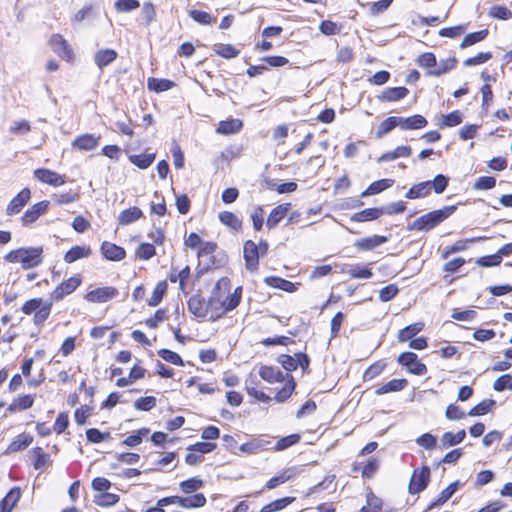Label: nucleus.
<instances>
[{"instance_id":"nucleus-45","label":"nucleus","mask_w":512,"mask_h":512,"mask_svg":"<svg viewBox=\"0 0 512 512\" xmlns=\"http://www.w3.org/2000/svg\"><path fill=\"white\" fill-rule=\"evenodd\" d=\"M167 290H168L167 280L159 281L156 284V286L154 287L150 298L147 300V304L150 307H155V306L159 305L162 302L165 295L167 294Z\"/></svg>"},{"instance_id":"nucleus-14","label":"nucleus","mask_w":512,"mask_h":512,"mask_svg":"<svg viewBox=\"0 0 512 512\" xmlns=\"http://www.w3.org/2000/svg\"><path fill=\"white\" fill-rule=\"evenodd\" d=\"M263 282L270 288L279 289L287 293L296 292L301 285L299 282L294 283L280 276L274 275L265 277Z\"/></svg>"},{"instance_id":"nucleus-6","label":"nucleus","mask_w":512,"mask_h":512,"mask_svg":"<svg viewBox=\"0 0 512 512\" xmlns=\"http://www.w3.org/2000/svg\"><path fill=\"white\" fill-rule=\"evenodd\" d=\"M51 50L61 59L72 63L75 59L74 52L68 41L59 33H54L48 40Z\"/></svg>"},{"instance_id":"nucleus-55","label":"nucleus","mask_w":512,"mask_h":512,"mask_svg":"<svg viewBox=\"0 0 512 512\" xmlns=\"http://www.w3.org/2000/svg\"><path fill=\"white\" fill-rule=\"evenodd\" d=\"M150 433V429L147 427H142L134 431L132 434L128 435L123 441L122 444L128 447H136L142 443L144 437H146Z\"/></svg>"},{"instance_id":"nucleus-41","label":"nucleus","mask_w":512,"mask_h":512,"mask_svg":"<svg viewBox=\"0 0 512 512\" xmlns=\"http://www.w3.org/2000/svg\"><path fill=\"white\" fill-rule=\"evenodd\" d=\"M456 57H449L446 59H442L436 68L433 71H426L427 76L431 77H440L450 71H452L457 66Z\"/></svg>"},{"instance_id":"nucleus-50","label":"nucleus","mask_w":512,"mask_h":512,"mask_svg":"<svg viewBox=\"0 0 512 512\" xmlns=\"http://www.w3.org/2000/svg\"><path fill=\"white\" fill-rule=\"evenodd\" d=\"M118 54L114 49H101L98 50L95 54V63L96 65L102 69L106 67L107 65L111 64L113 61L116 60Z\"/></svg>"},{"instance_id":"nucleus-62","label":"nucleus","mask_w":512,"mask_h":512,"mask_svg":"<svg viewBox=\"0 0 512 512\" xmlns=\"http://www.w3.org/2000/svg\"><path fill=\"white\" fill-rule=\"evenodd\" d=\"M188 15L191 19H193L195 22H197L200 25H211L212 23L216 22V18L213 17L210 13L198 10V9H192L189 10Z\"/></svg>"},{"instance_id":"nucleus-59","label":"nucleus","mask_w":512,"mask_h":512,"mask_svg":"<svg viewBox=\"0 0 512 512\" xmlns=\"http://www.w3.org/2000/svg\"><path fill=\"white\" fill-rule=\"evenodd\" d=\"M80 199V192L79 189L76 191L69 190L66 192H62L60 194H54L53 200L55 204L61 206L66 205L70 203H74Z\"/></svg>"},{"instance_id":"nucleus-34","label":"nucleus","mask_w":512,"mask_h":512,"mask_svg":"<svg viewBox=\"0 0 512 512\" xmlns=\"http://www.w3.org/2000/svg\"><path fill=\"white\" fill-rule=\"evenodd\" d=\"M156 159L155 152H144L141 154H130L128 155V160L131 164L136 166L139 169L145 170L149 168Z\"/></svg>"},{"instance_id":"nucleus-10","label":"nucleus","mask_w":512,"mask_h":512,"mask_svg":"<svg viewBox=\"0 0 512 512\" xmlns=\"http://www.w3.org/2000/svg\"><path fill=\"white\" fill-rule=\"evenodd\" d=\"M32 192L30 188L24 187L21 189L7 204L5 212L7 216H14L19 214L23 208L30 202Z\"/></svg>"},{"instance_id":"nucleus-57","label":"nucleus","mask_w":512,"mask_h":512,"mask_svg":"<svg viewBox=\"0 0 512 512\" xmlns=\"http://www.w3.org/2000/svg\"><path fill=\"white\" fill-rule=\"evenodd\" d=\"M156 255L153 243L143 242L135 250V257L141 261H148Z\"/></svg>"},{"instance_id":"nucleus-28","label":"nucleus","mask_w":512,"mask_h":512,"mask_svg":"<svg viewBox=\"0 0 512 512\" xmlns=\"http://www.w3.org/2000/svg\"><path fill=\"white\" fill-rule=\"evenodd\" d=\"M219 221L231 231L238 233L243 229V221L231 211H222L218 214Z\"/></svg>"},{"instance_id":"nucleus-51","label":"nucleus","mask_w":512,"mask_h":512,"mask_svg":"<svg viewBox=\"0 0 512 512\" xmlns=\"http://www.w3.org/2000/svg\"><path fill=\"white\" fill-rule=\"evenodd\" d=\"M294 472L291 469H284L277 475L271 477L265 484L266 490H272L276 487L286 483L294 477Z\"/></svg>"},{"instance_id":"nucleus-43","label":"nucleus","mask_w":512,"mask_h":512,"mask_svg":"<svg viewBox=\"0 0 512 512\" xmlns=\"http://www.w3.org/2000/svg\"><path fill=\"white\" fill-rule=\"evenodd\" d=\"M483 239V237L479 238H471V239H459L455 241L453 244L446 246L442 252V258H447L450 254L462 252L468 249L469 244L474 243L478 240Z\"/></svg>"},{"instance_id":"nucleus-25","label":"nucleus","mask_w":512,"mask_h":512,"mask_svg":"<svg viewBox=\"0 0 512 512\" xmlns=\"http://www.w3.org/2000/svg\"><path fill=\"white\" fill-rule=\"evenodd\" d=\"M21 489L18 486L12 487L0 500V512H12L21 498Z\"/></svg>"},{"instance_id":"nucleus-48","label":"nucleus","mask_w":512,"mask_h":512,"mask_svg":"<svg viewBox=\"0 0 512 512\" xmlns=\"http://www.w3.org/2000/svg\"><path fill=\"white\" fill-rule=\"evenodd\" d=\"M435 228L429 213H426L407 226L408 231H430Z\"/></svg>"},{"instance_id":"nucleus-61","label":"nucleus","mask_w":512,"mask_h":512,"mask_svg":"<svg viewBox=\"0 0 512 512\" xmlns=\"http://www.w3.org/2000/svg\"><path fill=\"white\" fill-rule=\"evenodd\" d=\"M203 485L204 481L198 477H192L179 483L180 490L185 494L194 493L201 489Z\"/></svg>"},{"instance_id":"nucleus-17","label":"nucleus","mask_w":512,"mask_h":512,"mask_svg":"<svg viewBox=\"0 0 512 512\" xmlns=\"http://www.w3.org/2000/svg\"><path fill=\"white\" fill-rule=\"evenodd\" d=\"M92 254L93 250L90 245H74L65 252L63 260L67 264H72L78 260L89 258Z\"/></svg>"},{"instance_id":"nucleus-4","label":"nucleus","mask_w":512,"mask_h":512,"mask_svg":"<svg viewBox=\"0 0 512 512\" xmlns=\"http://www.w3.org/2000/svg\"><path fill=\"white\" fill-rule=\"evenodd\" d=\"M269 244L267 240L260 239L258 243L253 240H246L243 244V258L247 271L254 273L258 271L260 258L267 255Z\"/></svg>"},{"instance_id":"nucleus-36","label":"nucleus","mask_w":512,"mask_h":512,"mask_svg":"<svg viewBox=\"0 0 512 512\" xmlns=\"http://www.w3.org/2000/svg\"><path fill=\"white\" fill-rule=\"evenodd\" d=\"M283 382H285L283 387L276 392L274 397L279 403L285 402L289 399L296 387V382L291 374H286Z\"/></svg>"},{"instance_id":"nucleus-42","label":"nucleus","mask_w":512,"mask_h":512,"mask_svg":"<svg viewBox=\"0 0 512 512\" xmlns=\"http://www.w3.org/2000/svg\"><path fill=\"white\" fill-rule=\"evenodd\" d=\"M394 183L395 180L389 178L374 181L361 193V196L366 197L369 195L379 194L382 191L392 187Z\"/></svg>"},{"instance_id":"nucleus-7","label":"nucleus","mask_w":512,"mask_h":512,"mask_svg":"<svg viewBox=\"0 0 512 512\" xmlns=\"http://www.w3.org/2000/svg\"><path fill=\"white\" fill-rule=\"evenodd\" d=\"M119 295V290L114 286H103L89 290L84 294V300L88 303L100 304L112 301Z\"/></svg>"},{"instance_id":"nucleus-12","label":"nucleus","mask_w":512,"mask_h":512,"mask_svg":"<svg viewBox=\"0 0 512 512\" xmlns=\"http://www.w3.org/2000/svg\"><path fill=\"white\" fill-rule=\"evenodd\" d=\"M33 175L39 182L52 187H59L66 183L64 175L48 168H37L34 170Z\"/></svg>"},{"instance_id":"nucleus-19","label":"nucleus","mask_w":512,"mask_h":512,"mask_svg":"<svg viewBox=\"0 0 512 512\" xmlns=\"http://www.w3.org/2000/svg\"><path fill=\"white\" fill-rule=\"evenodd\" d=\"M34 441L33 436L30 433L22 432L16 435L12 441L8 444L5 454H14L28 448Z\"/></svg>"},{"instance_id":"nucleus-54","label":"nucleus","mask_w":512,"mask_h":512,"mask_svg":"<svg viewBox=\"0 0 512 512\" xmlns=\"http://www.w3.org/2000/svg\"><path fill=\"white\" fill-rule=\"evenodd\" d=\"M466 437V431L464 429L459 430L457 433L445 432L441 436L442 448H448L460 444Z\"/></svg>"},{"instance_id":"nucleus-32","label":"nucleus","mask_w":512,"mask_h":512,"mask_svg":"<svg viewBox=\"0 0 512 512\" xmlns=\"http://www.w3.org/2000/svg\"><path fill=\"white\" fill-rule=\"evenodd\" d=\"M388 363L385 359H378L370 364L362 375L363 382H369L379 377L387 368Z\"/></svg>"},{"instance_id":"nucleus-30","label":"nucleus","mask_w":512,"mask_h":512,"mask_svg":"<svg viewBox=\"0 0 512 512\" xmlns=\"http://www.w3.org/2000/svg\"><path fill=\"white\" fill-rule=\"evenodd\" d=\"M269 445V441L255 438L240 445L239 451L247 455L258 454L268 450Z\"/></svg>"},{"instance_id":"nucleus-56","label":"nucleus","mask_w":512,"mask_h":512,"mask_svg":"<svg viewBox=\"0 0 512 512\" xmlns=\"http://www.w3.org/2000/svg\"><path fill=\"white\" fill-rule=\"evenodd\" d=\"M488 34H489L488 29H482V30H479L476 32L466 34L464 36V38L462 39V42L460 43V48L464 49V48L472 46L478 42H481L487 38Z\"/></svg>"},{"instance_id":"nucleus-60","label":"nucleus","mask_w":512,"mask_h":512,"mask_svg":"<svg viewBox=\"0 0 512 512\" xmlns=\"http://www.w3.org/2000/svg\"><path fill=\"white\" fill-rule=\"evenodd\" d=\"M416 63L426 71H433L437 66V58L433 52H424L418 56Z\"/></svg>"},{"instance_id":"nucleus-33","label":"nucleus","mask_w":512,"mask_h":512,"mask_svg":"<svg viewBox=\"0 0 512 512\" xmlns=\"http://www.w3.org/2000/svg\"><path fill=\"white\" fill-rule=\"evenodd\" d=\"M259 376L268 383H277V382H283L285 380V376L283 372L275 368L273 366L268 365H262L259 368Z\"/></svg>"},{"instance_id":"nucleus-64","label":"nucleus","mask_w":512,"mask_h":512,"mask_svg":"<svg viewBox=\"0 0 512 512\" xmlns=\"http://www.w3.org/2000/svg\"><path fill=\"white\" fill-rule=\"evenodd\" d=\"M489 17L507 21L512 19V11L505 5H493L488 11Z\"/></svg>"},{"instance_id":"nucleus-21","label":"nucleus","mask_w":512,"mask_h":512,"mask_svg":"<svg viewBox=\"0 0 512 512\" xmlns=\"http://www.w3.org/2000/svg\"><path fill=\"white\" fill-rule=\"evenodd\" d=\"M291 206V203H282L270 211L266 220L268 230L274 229L287 216Z\"/></svg>"},{"instance_id":"nucleus-16","label":"nucleus","mask_w":512,"mask_h":512,"mask_svg":"<svg viewBox=\"0 0 512 512\" xmlns=\"http://www.w3.org/2000/svg\"><path fill=\"white\" fill-rule=\"evenodd\" d=\"M30 459L35 470H43L53 463L50 454L40 446H35L30 450Z\"/></svg>"},{"instance_id":"nucleus-3","label":"nucleus","mask_w":512,"mask_h":512,"mask_svg":"<svg viewBox=\"0 0 512 512\" xmlns=\"http://www.w3.org/2000/svg\"><path fill=\"white\" fill-rule=\"evenodd\" d=\"M4 260L8 263H19L24 270L40 266L44 260L43 246L20 247L9 251Z\"/></svg>"},{"instance_id":"nucleus-8","label":"nucleus","mask_w":512,"mask_h":512,"mask_svg":"<svg viewBox=\"0 0 512 512\" xmlns=\"http://www.w3.org/2000/svg\"><path fill=\"white\" fill-rule=\"evenodd\" d=\"M430 475V468L427 465L414 469L408 485L409 493L415 495L425 490L430 482Z\"/></svg>"},{"instance_id":"nucleus-18","label":"nucleus","mask_w":512,"mask_h":512,"mask_svg":"<svg viewBox=\"0 0 512 512\" xmlns=\"http://www.w3.org/2000/svg\"><path fill=\"white\" fill-rule=\"evenodd\" d=\"M35 402L34 394H20L15 397L7 407V413L14 414L33 407Z\"/></svg>"},{"instance_id":"nucleus-2","label":"nucleus","mask_w":512,"mask_h":512,"mask_svg":"<svg viewBox=\"0 0 512 512\" xmlns=\"http://www.w3.org/2000/svg\"><path fill=\"white\" fill-rule=\"evenodd\" d=\"M83 283V276L80 273L63 279L51 291L49 300L42 297H34L26 300L21 306V312L24 315L31 316L34 326L37 328L44 327L52 313L54 303H60L65 298L73 294Z\"/></svg>"},{"instance_id":"nucleus-47","label":"nucleus","mask_w":512,"mask_h":512,"mask_svg":"<svg viewBox=\"0 0 512 512\" xmlns=\"http://www.w3.org/2000/svg\"><path fill=\"white\" fill-rule=\"evenodd\" d=\"M296 500L295 497L292 496H286L282 498H278L276 500H273L264 506L261 507L260 512H278L286 507H288L290 504H292Z\"/></svg>"},{"instance_id":"nucleus-53","label":"nucleus","mask_w":512,"mask_h":512,"mask_svg":"<svg viewBox=\"0 0 512 512\" xmlns=\"http://www.w3.org/2000/svg\"><path fill=\"white\" fill-rule=\"evenodd\" d=\"M34 364L33 357H26L24 358L22 364H21V375L25 378H27V384L29 387H38L42 382L43 379H30L32 368Z\"/></svg>"},{"instance_id":"nucleus-44","label":"nucleus","mask_w":512,"mask_h":512,"mask_svg":"<svg viewBox=\"0 0 512 512\" xmlns=\"http://www.w3.org/2000/svg\"><path fill=\"white\" fill-rule=\"evenodd\" d=\"M431 194L429 181L414 184L405 194L407 199L425 198Z\"/></svg>"},{"instance_id":"nucleus-52","label":"nucleus","mask_w":512,"mask_h":512,"mask_svg":"<svg viewBox=\"0 0 512 512\" xmlns=\"http://www.w3.org/2000/svg\"><path fill=\"white\" fill-rule=\"evenodd\" d=\"M463 115L459 110H454L446 115H441L438 126L443 129L445 127H455L462 123Z\"/></svg>"},{"instance_id":"nucleus-63","label":"nucleus","mask_w":512,"mask_h":512,"mask_svg":"<svg viewBox=\"0 0 512 512\" xmlns=\"http://www.w3.org/2000/svg\"><path fill=\"white\" fill-rule=\"evenodd\" d=\"M496 405V401L493 399H484L481 402H479L477 405L472 407L468 415L469 416H482L490 412L493 407Z\"/></svg>"},{"instance_id":"nucleus-38","label":"nucleus","mask_w":512,"mask_h":512,"mask_svg":"<svg viewBox=\"0 0 512 512\" xmlns=\"http://www.w3.org/2000/svg\"><path fill=\"white\" fill-rule=\"evenodd\" d=\"M243 127L240 119L222 120L219 122L216 132L222 135H231L238 133Z\"/></svg>"},{"instance_id":"nucleus-40","label":"nucleus","mask_w":512,"mask_h":512,"mask_svg":"<svg viewBox=\"0 0 512 512\" xmlns=\"http://www.w3.org/2000/svg\"><path fill=\"white\" fill-rule=\"evenodd\" d=\"M175 86L176 83L169 79L149 77L147 80V88L156 93L168 91Z\"/></svg>"},{"instance_id":"nucleus-9","label":"nucleus","mask_w":512,"mask_h":512,"mask_svg":"<svg viewBox=\"0 0 512 512\" xmlns=\"http://www.w3.org/2000/svg\"><path fill=\"white\" fill-rule=\"evenodd\" d=\"M166 502H172V504H177L184 509H196L204 507L207 503V499L203 493H195L186 497L177 495L168 496Z\"/></svg>"},{"instance_id":"nucleus-35","label":"nucleus","mask_w":512,"mask_h":512,"mask_svg":"<svg viewBox=\"0 0 512 512\" xmlns=\"http://www.w3.org/2000/svg\"><path fill=\"white\" fill-rule=\"evenodd\" d=\"M427 124V119L420 114H415L406 118L400 117V128L402 130H418L426 127Z\"/></svg>"},{"instance_id":"nucleus-58","label":"nucleus","mask_w":512,"mask_h":512,"mask_svg":"<svg viewBox=\"0 0 512 512\" xmlns=\"http://www.w3.org/2000/svg\"><path fill=\"white\" fill-rule=\"evenodd\" d=\"M214 53L224 59H233L239 56L240 50L232 44H219L214 48Z\"/></svg>"},{"instance_id":"nucleus-11","label":"nucleus","mask_w":512,"mask_h":512,"mask_svg":"<svg viewBox=\"0 0 512 512\" xmlns=\"http://www.w3.org/2000/svg\"><path fill=\"white\" fill-rule=\"evenodd\" d=\"M50 206L48 200H42L31 205L21 216V224L23 227H29L44 215Z\"/></svg>"},{"instance_id":"nucleus-22","label":"nucleus","mask_w":512,"mask_h":512,"mask_svg":"<svg viewBox=\"0 0 512 512\" xmlns=\"http://www.w3.org/2000/svg\"><path fill=\"white\" fill-rule=\"evenodd\" d=\"M409 385V381L406 378H394L378 386L374 394L376 396H382L388 393H395L404 390Z\"/></svg>"},{"instance_id":"nucleus-27","label":"nucleus","mask_w":512,"mask_h":512,"mask_svg":"<svg viewBox=\"0 0 512 512\" xmlns=\"http://www.w3.org/2000/svg\"><path fill=\"white\" fill-rule=\"evenodd\" d=\"M384 214L385 207H370L354 213L350 219L352 222L361 223L376 220Z\"/></svg>"},{"instance_id":"nucleus-29","label":"nucleus","mask_w":512,"mask_h":512,"mask_svg":"<svg viewBox=\"0 0 512 512\" xmlns=\"http://www.w3.org/2000/svg\"><path fill=\"white\" fill-rule=\"evenodd\" d=\"M425 328V323L422 321L414 322L407 325L403 329L398 331L397 340L400 343L411 341L415 336Z\"/></svg>"},{"instance_id":"nucleus-13","label":"nucleus","mask_w":512,"mask_h":512,"mask_svg":"<svg viewBox=\"0 0 512 512\" xmlns=\"http://www.w3.org/2000/svg\"><path fill=\"white\" fill-rule=\"evenodd\" d=\"M102 257L108 261L119 262L126 258V250L115 243L103 241L100 245Z\"/></svg>"},{"instance_id":"nucleus-37","label":"nucleus","mask_w":512,"mask_h":512,"mask_svg":"<svg viewBox=\"0 0 512 512\" xmlns=\"http://www.w3.org/2000/svg\"><path fill=\"white\" fill-rule=\"evenodd\" d=\"M384 502L371 489L366 493V505L359 512H383Z\"/></svg>"},{"instance_id":"nucleus-39","label":"nucleus","mask_w":512,"mask_h":512,"mask_svg":"<svg viewBox=\"0 0 512 512\" xmlns=\"http://www.w3.org/2000/svg\"><path fill=\"white\" fill-rule=\"evenodd\" d=\"M397 126L400 127V117L389 116L378 125L375 132V137L377 139H381L392 130H394Z\"/></svg>"},{"instance_id":"nucleus-20","label":"nucleus","mask_w":512,"mask_h":512,"mask_svg":"<svg viewBox=\"0 0 512 512\" xmlns=\"http://www.w3.org/2000/svg\"><path fill=\"white\" fill-rule=\"evenodd\" d=\"M101 136L85 133L76 137L72 142V147L79 151H90L98 147Z\"/></svg>"},{"instance_id":"nucleus-49","label":"nucleus","mask_w":512,"mask_h":512,"mask_svg":"<svg viewBox=\"0 0 512 512\" xmlns=\"http://www.w3.org/2000/svg\"><path fill=\"white\" fill-rule=\"evenodd\" d=\"M457 210L456 205L444 206L440 209L428 212L431 216L432 222L437 227L439 224L448 219Z\"/></svg>"},{"instance_id":"nucleus-1","label":"nucleus","mask_w":512,"mask_h":512,"mask_svg":"<svg viewBox=\"0 0 512 512\" xmlns=\"http://www.w3.org/2000/svg\"><path fill=\"white\" fill-rule=\"evenodd\" d=\"M230 278L221 277L214 285L207 299L200 293L193 294L187 301L190 314L201 321L216 322L236 309L243 296V287L237 286L231 292Z\"/></svg>"},{"instance_id":"nucleus-26","label":"nucleus","mask_w":512,"mask_h":512,"mask_svg":"<svg viewBox=\"0 0 512 512\" xmlns=\"http://www.w3.org/2000/svg\"><path fill=\"white\" fill-rule=\"evenodd\" d=\"M369 265L348 264L342 268V272L348 274L351 279H369L373 276Z\"/></svg>"},{"instance_id":"nucleus-46","label":"nucleus","mask_w":512,"mask_h":512,"mask_svg":"<svg viewBox=\"0 0 512 512\" xmlns=\"http://www.w3.org/2000/svg\"><path fill=\"white\" fill-rule=\"evenodd\" d=\"M459 487V481L450 483L445 489H443L438 496L431 502L429 508L439 507L446 503Z\"/></svg>"},{"instance_id":"nucleus-5","label":"nucleus","mask_w":512,"mask_h":512,"mask_svg":"<svg viewBox=\"0 0 512 512\" xmlns=\"http://www.w3.org/2000/svg\"><path fill=\"white\" fill-rule=\"evenodd\" d=\"M397 363L405 368L406 372L416 376L427 374L428 368L418 355L412 351H405L398 355Z\"/></svg>"},{"instance_id":"nucleus-24","label":"nucleus","mask_w":512,"mask_h":512,"mask_svg":"<svg viewBox=\"0 0 512 512\" xmlns=\"http://www.w3.org/2000/svg\"><path fill=\"white\" fill-rule=\"evenodd\" d=\"M409 94V90L404 86L399 87H388L384 89L380 95H378V100L382 103L388 102H398L404 99Z\"/></svg>"},{"instance_id":"nucleus-31","label":"nucleus","mask_w":512,"mask_h":512,"mask_svg":"<svg viewBox=\"0 0 512 512\" xmlns=\"http://www.w3.org/2000/svg\"><path fill=\"white\" fill-rule=\"evenodd\" d=\"M143 217V211L137 206H132L121 211L117 220L119 225L125 226L134 223Z\"/></svg>"},{"instance_id":"nucleus-15","label":"nucleus","mask_w":512,"mask_h":512,"mask_svg":"<svg viewBox=\"0 0 512 512\" xmlns=\"http://www.w3.org/2000/svg\"><path fill=\"white\" fill-rule=\"evenodd\" d=\"M147 370L141 365V360H137L129 371L128 377H121L116 380V386L123 388L132 383L145 378Z\"/></svg>"},{"instance_id":"nucleus-23","label":"nucleus","mask_w":512,"mask_h":512,"mask_svg":"<svg viewBox=\"0 0 512 512\" xmlns=\"http://www.w3.org/2000/svg\"><path fill=\"white\" fill-rule=\"evenodd\" d=\"M388 240H389V238L387 236L373 235L370 237H365V238L356 240L354 242V247L358 251H362V252L371 251V250L381 246L382 244L388 242Z\"/></svg>"}]
</instances>
